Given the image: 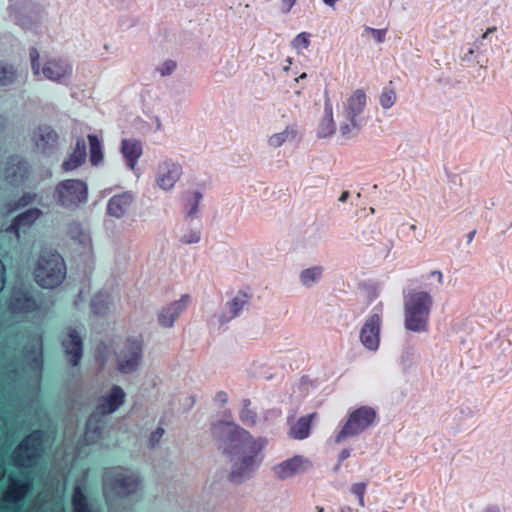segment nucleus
<instances>
[{
    "label": "nucleus",
    "instance_id": "nucleus-35",
    "mask_svg": "<svg viewBox=\"0 0 512 512\" xmlns=\"http://www.w3.org/2000/svg\"><path fill=\"white\" fill-rule=\"evenodd\" d=\"M202 193L200 191H193L191 195L187 198L185 203V214L188 218H196L199 205L202 200Z\"/></svg>",
    "mask_w": 512,
    "mask_h": 512
},
{
    "label": "nucleus",
    "instance_id": "nucleus-13",
    "mask_svg": "<svg viewBox=\"0 0 512 512\" xmlns=\"http://www.w3.org/2000/svg\"><path fill=\"white\" fill-rule=\"evenodd\" d=\"M313 467L312 461L303 456L295 455L272 467L274 476L279 480H287L296 475L306 473Z\"/></svg>",
    "mask_w": 512,
    "mask_h": 512
},
{
    "label": "nucleus",
    "instance_id": "nucleus-26",
    "mask_svg": "<svg viewBox=\"0 0 512 512\" xmlns=\"http://www.w3.org/2000/svg\"><path fill=\"white\" fill-rule=\"evenodd\" d=\"M86 157L87 151L85 140L84 138L79 137L76 139L75 146L73 147L71 153L62 163L63 170L65 172L76 170L85 162Z\"/></svg>",
    "mask_w": 512,
    "mask_h": 512
},
{
    "label": "nucleus",
    "instance_id": "nucleus-59",
    "mask_svg": "<svg viewBox=\"0 0 512 512\" xmlns=\"http://www.w3.org/2000/svg\"><path fill=\"white\" fill-rule=\"evenodd\" d=\"M484 512H500V510L495 507H490V508H487Z\"/></svg>",
    "mask_w": 512,
    "mask_h": 512
},
{
    "label": "nucleus",
    "instance_id": "nucleus-10",
    "mask_svg": "<svg viewBox=\"0 0 512 512\" xmlns=\"http://www.w3.org/2000/svg\"><path fill=\"white\" fill-rule=\"evenodd\" d=\"M383 324V304L378 303L365 318L359 330V342L368 352L375 353L381 343Z\"/></svg>",
    "mask_w": 512,
    "mask_h": 512
},
{
    "label": "nucleus",
    "instance_id": "nucleus-1",
    "mask_svg": "<svg viewBox=\"0 0 512 512\" xmlns=\"http://www.w3.org/2000/svg\"><path fill=\"white\" fill-rule=\"evenodd\" d=\"M212 433L223 442V452L231 462L229 478L240 484L250 479L263 461L262 451L267 445L263 437L255 438L249 431L233 422H218Z\"/></svg>",
    "mask_w": 512,
    "mask_h": 512
},
{
    "label": "nucleus",
    "instance_id": "nucleus-3",
    "mask_svg": "<svg viewBox=\"0 0 512 512\" xmlns=\"http://www.w3.org/2000/svg\"><path fill=\"white\" fill-rule=\"evenodd\" d=\"M367 107V95L362 88L353 91L343 102L339 133L344 140L356 137L366 123L364 112Z\"/></svg>",
    "mask_w": 512,
    "mask_h": 512
},
{
    "label": "nucleus",
    "instance_id": "nucleus-29",
    "mask_svg": "<svg viewBox=\"0 0 512 512\" xmlns=\"http://www.w3.org/2000/svg\"><path fill=\"white\" fill-rule=\"evenodd\" d=\"M315 413L300 417L296 423L290 427L289 435L293 439L303 440L309 437L311 430V421Z\"/></svg>",
    "mask_w": 512,
    "mask_h": 512
},
{
    "label": "nucleus",
    "instance_id": "nucleus-14",
    "mask_svg": "<svg viewBox=\"0 0 512 512\" xmlns=\"http://www.w3.org/2000/svg\"><path fill=\"white\" fill-rule=\"evenodd\" d=\"M8 309L13 315L29 314L38 311L40 304L31 290L15 288L12 291Z\"/></svg>",
    "mask_w": 512,
    "mask_h": 512
},
{
    "label": "nucleus",
    "instance_id": "nucleus-23",
    "mask_svg": "<svg viewBox=\"0 0 512 512\" xmlns=\"http://www.w3.org/2000/svg\"><path fill=\"white\" fill-rule=\"evenodd\" d=\"M67 235L75 244L79 245L82 253L90 254L93 250L90 231L82 226L81 223L73 221L67 226Z\"/></svg>",
    "mask_w": 512,
    "mask_h": 512
},
{
    "label": "nucleus",
    "instance_id": "nucleus-7",
    "mask_svg": "<svg viewBox=\"0 0 512 512\" xmlns=\"http://www.w3.org/2000/svg\"><path fill=\"white\" fill-rule=\"evenodd\" d=\"M56 203L69 210H75L88 201V185L81 179H65L54 189Z\"/></svg>",
    "mask_w": 512,
    "mask_h": 512
},
{
    "label": "nucleus",
    "instance_id": "nucleus-6",
    "mask_svg": "<svg viewBox=\"0 0 512 512\" xmlns=\"http://www.w3.org/2000/svg\"><path fill=\"white\" fill-rule=\"evenodd\" d=\"M33 275L36 283L44 289L58 287L66 278V264L63 257L56 251H42Z\"/></svg>",
    "mask_w": 512,
    "mask_h": 512
},
{
    "label": "nucleus",
    "instance_id": "nucleus-22",
    "mask_svg": "<svg viewBox=\"0 0 512 512\" xmlns=\"http://www.w3.org/2000/svg\"><path fill=\"white\" fill-rule=\"evenodd\" d=\"M42 211L39 208H30L17 215L12 221L7 231L15 234L20 239V233L25 232L40 218Z\"/></svg>",
    "mask_w": 512,
    "mask_h": 512
},
{
    "label": "nucleus",
    "instance_id": "nucleus-16",
    "mask_svg": "<svg viewBox=\"0 0 512 512\" xmlns=\"http://www.w3.org/2000/svg\"><path fill=\"white\" fill-rule=\"evenodd\" d=\"M190 301V295L183 294L178 300H175L162 307L157 314L158 324L163 328H172L175 321L187 309Z\"/></svg>",
    "mask_w": 512,
    "mask_h": 512
},
{
    "label": "nucleus",
    "instance_id": "nucleus-36",
    "mask_svg": "<svg viewBox=\"0 0 512 512\" xmlns=\"http://www.w3.org/2000/svg\"><path fill=\"white\" fill-rule=\"evenodd\" d=\"M73 512H91L85 494L79 486H76L72 495Z\"/></svg>",
    "mask_w": 512,
    "mask_h": 512
},
{
    "label": "nucleus",
    "instance_id": "nucleus-37",
    "mask_svg": "<svg viewBox=\"0 0 512 512\" xmlns=\"http://www.w3.org/2000/svg\"><path fill=\"white\" fill-rule=\"evenodd\" d=\"M17 73L15 68L3 61H0V86H8L14 83Z\"/></svg>",
    "mask_w": 512,
    "mask_h": 512
},
{
    "label": "nucleus",
    "instance_id": "nucleus-54",
    "mask_svg": "<svg viewBox=\"0 0 512 512\" xmlns=\"http://www.w3.org/2000/svg\"><path fill=\"white\" fill-rule=\"evenodd\" d=\"M479 50H480V49H476V48L474 47V44H473V45H472V47H471V48H469L468 53H467V55H465L464 59H466V60H470V57H469V56L473 55L475 51H479Z\"/></svg>",
    "mask_w": 512,
    "mask_h": 512
},
{
    "label": "nucleus",
    "instance_id": "nucleus-52",
    "mask_svg": "<svg viewBox=\"0 0 512 512\" xmlns=\"http://www.w3.org/2000/svg\"><path fill=\"white\" fill-rule=\"evenodd\" d=\"M489 34H487L486 32L481 36V38L477 39L475 42H474V47L476 49H480L482 44H483V40L487 39Z\"/></svg>",
    "mask_w": 512,
    "mask_h": 512
},
{
    "label": "nucleus",
    "instance_id": "nucleus-28",
    "mask_svg": "<svg viewBox=\"0 0 512 512\" xmlns=\"http://www.w3.org/2000/svg\"><path fill=\"white\" fill-rule=\"evenodd\" d=\"M34 141L37 148L45 152L56 145L58 141V134L50 126H40L34 133Z\"/></svg>",
    "mask_w": 512,
    "mask_h": 512
},
{
    "label": "nucleus",
    "instance_id": "nucleus-39",
    "mask_svg": "<svg viewBox=\"0 0 512 512\" xmlns=\"http://www.w3.org/2000/svg\"><path fill=\"white\" fill-rule=\"evenodd\" d=\"M310 38V33L301 32L293 38L291 46L298 54H300L304 49H307L310 46Z\"/></svg>",
    "mask_w": 512,
    "mask_h": 512
},
{
    "label": "nucleus",
    "instance_id": "nucleus-11",
    "mask_svg": "<svg viewBox=\"0 0 512 512\" xmlns=\"http://www.w3.org/2000/svg\"><path fill=\"white\" fill-rule=\"evenodd\" d=\"M143 359V342L138 338L127 339L116 352L117 369L122 374L138 370Z\"/></svg>",
    "mask_w": 512,
    "mask_h": 512
},
{
    "label": "nucleus",
    "instance_id": "nucleus-31",
    "mask_svg": "<svg viewBox=\"0 0 512 512\" xmlns=\"http://www.w3.org/2000/svg\"><path fill=\"white\" fill-rule=\"evenodd\" d=\"M111 298L107 292L100 291L93 295L91 299V311L95 315H105L110 308Z\"/></svg>",
    "mask_w": 512,
    "mask_h": 512
},
{
    "label": "nucleus",
    "instance_id": "nucleus-63",
    "mask_svg": "<svg viewBox=\"0 0 512 512\" xmlns=\"http://www.w3.org/2000/svg\"><path fill=\"white\" fill-rule=\"evenodd\" d=\"M410 229H411V230H415V229H416V226H415V225H411V226H410Z\"/></svg>",
    "mask_w": 512,
    "mask_h": 512
},
{
    "label": "nucleus",
    "instance_id": "nucleus-47",
    "mask_svg": "<svg viewBox=\"0 0 512 512\" xmlns=\"http://www.w3.org/2000/svg\"><path fill=\"white\" fill-rule=\"evenodd\" d=\"M351 455V450L346 448L341 451V453L338 456V464L335 466L334 471L338 472L340 470L341 462L349 458Z\"/></svg>",
    "mask_w": 512,
    "mask_h": 512
},
{
    "label": "nucleus",
    "instance_id": "nucleus-49",
    "mask_svg": "<svg viewBox=\"0 0 512 512\" xmlns=\"http://www.w3.org/2000/svg\"><path fill=\"white\" fill-rule=\"evenodd\" d=\"M5 285V267L0 260V292L3 290Z\"/></svg>",
    "mask_w": 512,
    "mask_h": 512
},
{
    "label": "nucleus",
    "instance_id": "nucleus-55",
    "mask_svg": "<svg viewBox=\"0 0 512 512\" xmlns=\"http://www.w3.org/2000/svg\"><path fill=\"white\" fill-rule=\"evenodd\" d=\"M348 197H349V192L344 191V192H342V194L340 195L338 200H339V202H346Z\"/></svg>",
    "mask_w": 512,
    "mask_h": 512
},
{
    "label": "nucleus",
    "instance_id": "nucleus-46",
    "mask_svg": "<svg viewBox=\"0 0 512 512\" xmlns=\"http://www.w3.org/2000/svg\"><path fill=\"white\" fill-rule=\"evenodd\" d=\"M163 434H164V429L161 427H158L155 431H153L151 433L150 438H149L151 447L156 446L160 442V439L162 438Z\"/></svg>",
    "mask_w": 512,
    "mask_h": 512
},
{
    "label": "nucleus",
    "instance_id": "nucleus-4",
    "mask_svg": "<svg viewBox=\"0 0 512 512\" xmlns=\"http://www.w3.org/2000/svg\"><path fill=\"white\" fill-rule=\"evenodd\" d=\"M126 394L118 386H112L110 392L101 397L95 411L89 416L84 433L86 444H93L101 437L105 425V416L117 411L124 403Z\"/></svg>",
    "mask_w": 512,
    "mask_h": 512
},
{
    "label": "nucleus",
    "instance_id": "nucleus-25",
    "mask_svg": "<svg viewBox=\"0 0 512 512\" xmlns=\"http://www.w3.org/2000/svg\"><path fill=\"white\" fill-rule=\"evenodd\" d=\"M120 152L127 167L134 171L143 154V146L140 140L126 138L121 141Z\"/></svg>",
    "mask_w": 512,
    "mask_h": 512
},
{
    "label": "nucleus",
    "instance_id": "nucleus-62",
    "mask_svg": "<svg viewBox=\"0 0 512 512\" xmlns=\"http://www.w3.org/2000/svg\"><path fill=\"white\" fill-rule=\"evenodd\" d=\"M316 511L317 512H324V508L322 506H317L316 507Z\"/></svg>",
    "mask_w": 512,
    "mask_h": 512
},
{
    "label": "nucleus",
    "instance_id": "nucleus-53",
    "mask_svg": "<svg viewBox=\"0 0 512 512\" xmlns=\"http://www.w3.org/2000/svg\"><path fill=\"white\" fill-rule=\"evenodd\" d=\"M16 22L18 25L22 26L23 28H28L29 25L27 24L26 20L21 18V17H17L16 18Z\"/></svg>",
    "mask_w": 512,
    "mask_h": 512
},
{
    "label": "nucleus",
    "instance_id": "nucleus-33",
    "mask_svg": "<svg viewBox=\"0 0 512 512\" xmlns=\"http://www.w3.org/2000/svg\"><path fill=\"white\" fill-rule=\"evenodd\" d=\"M43 340L40 335L34 336L30 346L25 347V355L40 365L42 361Z\"/></svg>",
    "mask_w": 512,
    "mask_h": 512
},
{
    "label": "nucleus",
    "instance_id": "nucleus-30",
    "mask_svg": "<svg viewBox=\"0 0 512 512\" xmlns=\"http://www.w3.org/2000/svg\"><path fill=\"white\" fill-rule=\"evenodd\" d=\"M89 142V159L91 165L98 166L103 162V145L100 138L95 134L87 136Z\"/></svg>",
    "mask_w": 512,
    "mask_h": 512
},
{
    "label": "nucleus",
    "instance_id": "nucleus-60",
    "mask_svg": "<svg viewBox=\"0 0 512 512\" xmlns=\"http://www.w3.org/2000/svg\"><path fill=\"white\" fill-rule=\"evenodd\" d=\"M495 31H496V27H495V26H493V27H489L485 32H486L487 34H490V33H493V32H495Z\"/></svg>",
    "mask_w": 512,
    "mask_h": 512
},
{
    "label": "nucleus",
    "instance_id": "nucleus-64",
    "mask_svg": "<svg viewBox=\"0 0 512 512\" xmlns=\"http://www.w3.org/2000/svg\"><path fill=\"white\" fill-rule=\"evenodd\" d=\"M370 211H371V213L375 212L374 208H370Z\"/></svg>",
    "mask_w": 512,
    "mask_h": 512
},
{
    "label": "nucleus",
    "instance_id": "nucleus-43",
    "mask_svg": "<svg viewBox=\"0 0 512 512\" xmlns=\"http://www.w3.org/2000/svg\"><path fill=\"white\" fill-rule=\"evenodd\" d=\"M29 55H30L31 68H32L33 74L36 76H39L40 75L39 52L36 48H31Z\"/></svg>",
    "mask_w": 512,
    "mask_h": 512
},
{
    "label": "nucleus",
    "instance_id": "nucleus-9",
    "mask_svg": "<svg viewBox=\"0 0 512 512\" xmlns=\"http://www.w3.org/2000/svg\"><path fill=\"white\" fill-rule=\"evenodd\" d=\"M44 433L35 430L27 435L12 453V460L16 467L30 468L41 457Z\"/></svg>",
    "mask_w": 512,
    "mask_h": 512
},
{
    "label": "nucleus",
    "instance_id": "nucleus-5",
    "mask_svg": "<svg viewBox=\"0 0 512 512\" xmlns=\"http://www.w3.org/2000/svg\"><path fill=\"white\" fill-rule=\"evenodd\" d=\"M142 488L140 475L128 468L117 466L107 468L103 474V493L109 502L112 497H127Z\"/></svg>",
    "mask_w": 512,
    "mask_h": 512
},
{
    "label": "nucleus",
    "instance_id": "nucleus-51",
    "mask_svg": "<svg viewBox=\"0 0 512 512\" xmlns=\"http://www.w3.org/2000/svg\"><path fill=\"white\" fill-rule=\"evenodd\" d=\"M217 401L221 402L222 404H225L228 400L227 394L223 391H220L216 394Z\"/></svg>",
    "mask_w": 512,
    "mask_h": 512
},
{
    "label": "nucleus",
    "instance_id": "nucleus-45",
    "mask_svg": "<svg viewBox=\"0 0 512 512\" xmlns=\"http://www.w3.org/2000/svg\"><path fill=\"white\" fill-rule=\"evenodd\" d=\"M175 69L176 62L173 60H167L157 68V71L160 73L161 76H168L172 74Z\"/></svg>",
    "mask_w": 512,
    "mask_h": 512
},
{
    "label": "nucleus",
    "instance_id": "nucleus-17",
    "mask_svg": "<svg viewBox=\"0 0 512 512\" xmlns=\"http://www.w3.org/2000/svg\"><path fill=\"white\" fill-rule=\"evenodd\" d=\"M250 296L245 291H238L225 304V307L219 315L220 324H226L239 317L243 310L248 306Z\"/></svg>",
    "mask_w": 512,
    "mask_h": 512
},
{
    "label": "nucleus",
    "instance_id": "nucleus-48",
    "mask_svg": "<svg viewBox=\"0 0 512 512\" xmlns=\"http://www.w3.org/2000/svg\"><path fill=\"white\" fill-rule=\"evenodd\" d=\"M295 3H296V0H281V3H280L281 12L284 14H287L288 12H290V10L295 5Z\"/></svg>",
    "mask_w": 512,
    "mask_h": 512
},
{
    "label": "nucleus",
    "instance_id": "nucleus-19",
    "mask_svg": "<svg viewBox=\"0 0 512 512\" xmlns=\"http://www.w3.org/2000/svg\"><path fill=\"white\" fill-rule=\"evenodd\" d=\"M62 346L69 363L77 366L82 358L83 342L76 329H69L67 336L62 339Z\"/></svg>",
    "mask_w": 512,
    "mask_h": 512
},
{
    "label": "nucleus",
    "instance_id": "nucleus-8",
    "mask_svg": "<svg viewBox=\"0 0 512 512\" xmlns=\"http://www.w3.org/2000/svg\"><path fill=\"white\" fill-rule=\"evenodd\" d=\"M376 416V411L369 406H361L351 411L335 435V443L339 444L348 438L360 435L374 423Z\"/></svg>",
    "mask_w": 512,
    "mask_h": 512
},
{
    "label": "nucleus",
    "instance_id": "nucleus-44",
    "mask_svg": "<svg viewBox=\"0 0 512 512\" xmlns=\"http://www.w3.org/2000/svg\"><path fill=\"white\" fill-rule=\"evenodd\" d=\"M365 31L369 32L377 43H383L386 38L387 29H375L371 27H365Z\"/></svg>",
    "mask_w": 512,
    "mask_h": 512
},
{
    "label": "nucleus",
    "instance_id": "nucleus-27",
    "mask_svg": "<svg viewBox=\"0 0 512 512\" xmlns=\"http://www.w3.org/2000/svg\"><path fill=\"white\" fill-rule=\"evenodd\" d=\"M299 131L297 125H287L282 131L271 134L267 139V145L277 149L288 142L298 139Z\"/></svg>",
    "mask_w": 512,
    "mask_h": 512
},
{
    "label": "nucleus",
    "instance_id": "nucleus-15",
    "mask_svg": "<svg viewBox=\"0 0 512 512\" xmlns=\"http://www.w3.org/2000/svg\"><path fill=\"white\" fill-rule=\"evenodd\" d=\"M4 179L13 186L25 183L30 174L28 162L18 155L7 158L2 169Z\"/></svg>",
    "mask_w": 512,
    "mask_h": 512
},
{
    "label": "nucleus",
    "instance_id": "nucleus-58",
    "mask_svg": "<svg viewBox=\"0 0 512 512\" xmlns=\"http://www.w3.org/2000/svg\"><path fill=\"white\" fill-rule=\"evenodd\" d=\"M339 0H323V2L329 6V7H333L335 5L336 2H338Z\"/></svg>",
    "mask_w": 512,
    "mask_h": 512
},
{
    "label": "nucleus",
    "instance_id": "nucleus-61",
    "mask_svg": "<svg viewBox=\"0 0 512 512\" xmlns=\"http://www.w3.org/2000/svg\"><path fill=\"white\" fill-rule=\"evenodd\" d=\"M307 77V74L306 73H302L297 79L296 81H299L300 79H304Z\"/></svg>",
    "mask_w": 512,
    "mask_h": 512
},
{
    "label": "nucleus",
    "instance_id": "nucleus-20",
    "mask_svg": "<svg viewBox=\"0 0 512 512\" xmlns=\"http://www.w3.org/2000/svg\"><path fill=\"white\" fill-rule=\"evenodd\" d=\"M134 202V194L131 191H123L113 195L107 202L106 213L112 218L122 219Z\"/></svg>",
    "mask_w": 512,
    "mask_h": 512
},
{
    "label": "nucleus",
    "instance_id": "nucleus-18",
    "mask_svg": "<svg viewBox=\"0 0 512 512\" xmlns=\"http://www.w3.org/2000/svg\"><path fill=\"white\" fill-rule=\"evenodd\" d=\"M42 74L50 81L64 83L72 75V66L65 60L51 59L45 62Z\"/></svg>",
    "mask_w": 512,
    "mask_h": 512
},
{
    "label": "nucleus",
    "instance_id": "nucleus-50",
    "mask_svg": "<svg viewBox=\"0 0 512 512\" xmlns=\"http://www.w3.org/2000/svg\"><path fill=\"white\" fill-rule=\"evenodd\" d=\"M430 277L436 278L440 285L443 283V274L439 270H434L430 272Z\"/></svg>",
    "mask_w": 512,
    "mask_h": 512
},
{
    "label": "nucleus",
    "instance_id": "nucleus-41",
    "mask_svg": "<svg viewBox=\"0 0 512 512\" xmlns=\"http://www.w3.org/2000/svg\"><path fill=\"white\" fill-rule=\"evenodd\" d=\"M179 240L186 245L196 244L201 240V231L196 228H188L183 232Z\"/></svg>",
    "mask_w": 512,
    "mask_h": 512
},
{
    "label": "nucleus",
    "instance_id": "nucleus-2",
    "mask_svg": "<svg viewBox=\"0 0 512 512\" xmlns=\"http://www.w3.org/2000/svg\"><path fill=\"white\" fill-rule=\"evenodd\" d=\"M404 327L414 333H426L429 329L433 297L427 291L411 290L404 295Z\"/></svg>",
    "mask_w": 512,
    "mask_h": 512
},
{
    "label": "nucleus",
    "instance_id": "nucleus-40",
    "mask_svg": "<svg viewBox=\"0 0 512 512\" xmlns=\"http://www.w3.org/2000/svg\"><path fill=\"white\" fill-rule=\"evenodd\" d=\"M396 99L395 91L391 88H385L379 95V104L383 110H388L395 104Z\"/></svg>",
    "mask_w": 512,
    "mask_h": 512
},
{
    "label": "nucleus",
    "instance_id": "nucleus-21",
    "mask_svg": "<svg viewBox=\"0 0 512 512\" xmlns=\"http://www.w3.org/2000/svg\"><path fill=\"white\" fill-rule=\"evenodd\" d=\"M32 488L30 480H21L17 478H9V486L3 493V501L8 504L21 503Z\"/></svg>",
    "mask_w": 512,
    "mask_h": 512
},
{
    "label": "nucleus",
    "instance_id": "nucleus-42",
    "mask_svg": "<svg viewBox=\"0 0 512 512\" xmlns=\"http://www.w3.org/2000/svg\"><path fill=\"white\" fill-rule=\"evenodd\" d=\"M367 484L365 482H358L352 485L351 491L358 498L359 505L365 506L364 496L366 493Z\"/></svg>",
    "mask_w": 512,
    "mask_h": 512
},
{
    "label": "nucleus",
    "instance_id": "nucleus-12",
    "mask_svg": "<svg viewBox=\"0 0 512 512\" xmlns=\"http://www.w3.org/2000/svg\"><path fill=\"white\" fill-rule=\"evenodd\" d=\"M183 174L182 165L175 159L164 158L155 170V184L163 192H171Z\"/></svg>",
    "mask_w": 512,
    "mask_h": 512
},
{
    "label": "nucleus",
    "instance_id": "nucleus-34",
    "mask_svg": "<svg viewBox=\"0 0 512 512\" xmlns=\"http://www.w3.org/2000/svg\"><path fill=\"white\" fill-rule=\"evenodd\" d=\"M241 422L246 426H254L257 423V413L251 408V401L244 399L242 401V408L239 412Z\"/></svg>",
    "mask_w": 512,
    "mask_h": 512
},
{
    "label": "nucleus",
    "instance_id": "nucleus-38",
    "mask_svg": "<svg viewBox=\"0 0 512 512\" xmlns=\"http://www.w3.org/2000/svg\"><path fill=\"white\" fill-rule=\"evenodd\" d=\"M38 199V195L34 192H25L17 201L8 204V210L14 212L18 209L34 203Z\"/></svg>",
    "mask_w": 512,
    "mask_h": 512
},
{
    "label": "nucleus",
    "instance_id": "nucleus-56",
    "mask_svg": "<svg viewBox=\"0 0 512 512\" xmlns=\"http://www.w3.org/2000/svg\"><path fill=\"white\" fill-rule=\"evenodd\" d=\"M476 235V230H472L467 234V242L470 244Z\"/></svg>",
    "mask_w": 512,
    "mask_h": 512
},
{
    "label": "nucleus",
    "instance_id": "nucleus-57",
    "mask_svg": "<svg viewBox=\"0 0 512 512\" xmlns=\"http://www.w3.org/2000/svg\"><path fill=\"white\" fill-rule=\"evenodd\" d=\"M338 512H354L353 509L349 506H342L340 507Z\"/></svg>",
    "mask_w": 512,
    "mask_h": 512
},
{
    "label": "nucleus",
    "instance_id": "nucleus-24",
    "mask_svg": "<svg viewBox=\"0 0 512 512\" xmlns=\"http://www.w3.org/2000/svg\"><path fill=\"white\" fill-rule=\"evenodd\" d=\"M323 116L319 122L317 136L327 138L336 132V123L334 120L333 104L327 91H325Z\"/></svg>",
    "mask_w": 512,
    "mask_h": 512
},
{
    "label": "nucleus",
    "instance_id": "nucleus-32",
    "mask_svg": "<svg viewBox=\"0 0 512 512\" xmlns=\"http://www.w3.org/2000/svg\"><path fill=\"white\" fill-rule=\"evenodd\" d=\"M323 271L324 269L321 265H315L302 270L299 275L301 284L307 288L312 287L321 280Z\"/></svg>",
    "mask_w": 512,
    "mask_h": 512
}]
</instances>
